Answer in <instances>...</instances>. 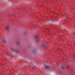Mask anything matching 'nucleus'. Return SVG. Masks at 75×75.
Here are the masks:
<instances>
[{
	"instance_id": "nucleus-9",
	"label": "nucleus",
	"mask_w": 75,
	"mask_h": 75,
	"mask_svg": "<svg viewBox=\"0 0 75 75\" xmlns=\"http://www.w3.org/2000/svg\"><path fill=\"white\" fill-rule=\"evenodd\" d=\"M62 36H63V35H62Z\"/></svg>"
},
{
	"instance_id": "nucleus-3",
	"label": "nucleus",
	"mask_w": 75,
	"mask_h": 75,
	"mask_svg": "<svg viewBox=\"0 0 75 75\" xmlns=\"http://www.w3.org/2000/svg\"><path fill=\"white\" fill-rule=\"evenodd\" d=\"M65 66L64 65H63L62 66V69H65Z\"/></svg>"
},
{
	"instance_id": "nucleus-8",
	"label": "nucleus",
	"mask_w": 75,
	"mask_h": 75,
	"mask_svg": "<svg viewBox=\"0 0 75 75\" xmlns=\"http://www.w3.org/2000/svg\"><path fill=\"white\" fill-rule=\"evenodd\" d=\"M44 48H47V47H45V45H44Z\"/></svg>"
},
{
	"instance_id": "nucleus-2",
	"label": "nucleus",
	"mask_w": 75,
	"mask_h": 75,
	"mask_svg": "<svg viewBox=\"0 0 75 75\" xmlns=\"http://www.w3.org/2000/svg\"><path fill=\"white\" fill-rule=\"evenodd\" d=\"M9 26H6V30H8V29H9Z\"/></svg>"
},
{
	"instance_id": "nucleus-1",
	"label": "nucleus",
	"mask_w": 75,
	"mask_h": 75,
	"mask_svg": "<svg viewBox=\"0 0 75 75\" xmlns=\"http://www.w3.org/2000/svg\"><path fill=\"white\" fill-rule=\"evenodd\" d=\"M11 51H13L14 52H18V50H15L13 48H11Z\"/></svg>"
},
{
	"instance_id": "nucleus-7",
	"label": "nucleus",
	"mask_w": 75,
	"mask_h": 75,
	"mask_svg": "<svg viewBox=\"0 0 75 75\" xmlns=\"http://www.w3.org/2000/svg\"><path fill=\"white\" fill-rule=\"evenodd\" d=\"M38 36H35V38H36V39H38Z\"/></svg>"
},
{
	"instance_id": "nucleus-5",
	"label": "nucleus",
	"mask_w": 75,
	"mask_h": 75,
	"mask_svg": "<svg viewBox=\"0 0 75 75\" xmlns=\"http://www.w3.org/2000/svg\"><path fill=\"white\" fill-rule=\"evenodd\" d=\"M16 44H17L18 45L19 44H20V42H19L18 41L17 42Z\"/></svg>"
},
{
	"instance_id": "nucleus-4",
	"label": "nucleus",
	"mask_w": 75,
	"mask_h": 75,
	"mask_svg": "<svg viewBox=\"0 0 75 75\" xmlns=\"http://www.w3.org/2000/svg\"><path fill=\"white\" fill-rule=\"evenodd\" d=\"M49 67H50V66L48 65H46L45 66V68L46 69H48Z\"/></svg>"
},
{
	"instance_id": "nucleus-6",
	"label": "nucleus",
	"mask_w": 75,
	"mask_h": 75,
	"mask_svg": "<svg viewBox=\"0 0 75 75\" xmlns=\"http://www.w3.org/2000/svg\"><path fill=\"white\" fill-rule=\"evenodd\" d=\"M3 42L4 43H5V42H6V41H5V40H3Z\"/></svg>"
}]
</instances>
